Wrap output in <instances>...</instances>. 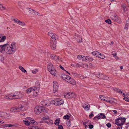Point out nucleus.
Returning <instances> with one entry per match:
<instances>
[{
    "label": "nucleus",
    "mask_w": 129,
    "mask_h": 129,
    "mask_svg": "<svg viewBox=\"0 0 129 129\" xmlns=\"http://www.w3.org/2000/svg\"><path fill=\"white\" fill-rule=\"evenodd\" d=\"M63 100L60 98L56 99L55 100L54 104L56 105H59L63 104Z\"/></svg>",
    "instance_id": "nucleus-7"
},
{
    "label": "nucleus",
    "mask_w": 129,
    "mask_h": 129,
    "mask_svg": "<svg viewBox=\"0 0 129 129\" xmlns=\"http://www.w3.org/2000/svg\"><path fill=\"white\" fill-rule=\"evenodd\" d=\"M114 90L115 91H116L119 93H122V92L119 89L115 88L114 89Z\"/></svg>",
    "instance_id": "nucleus-29"
},
{
    "label": "nucleus",
    "mask_w": 129,
    "mask_h": 129,
    "mask_svg": "<svg viewBox=\"0 0 129 129\" xmlns=\"http://www.w3.org/2000/svg\"><path fill=\"white\" fill-rule=\"evenodd\" d=\"M82 56L78 55L77 56V58L79 59L82 60Z\"/></svg>",
    "instance_id": "nucleus-46"
},
{
    "label": "nucleus",
    "mask_w": 129,
    "mask_h": 129,
    "mask_svg": "<svg viewBox=\"0 0 129 129\" xmlns=\"http://www.w3.org/2000/svg\"><path fill=\"white\" fill-rule=\"evenodd\" d=\"M42 107L40 106H37L34 108L35 113L37 114H40L42 112Z\"/></svg>",
    "instance_id": "nucleus-6"
},
{
    "label": "nucleus",
    "mask_w": 129,
    "mask_h": 129,
    "mask_svg": "<svg viewBox=\"0 0 129 129\" xmlns=\"http://www.w3.org/2000/svg\"><path fill=\"white\" fill-rule=\"evenodd\" d=\"M30 118L27 117L25 119L23 120L25 124L27 125H30Z\"/></svg>",
    "instance_id": "nucleus-14"
},
{
    "label": "nucleus",
    "mask_w": 129,
    "mask_h": 129,
    "mask_svg": "<svg viewBox=\"0 0 129 129\" xmlns=\"http://www.w3.org/2000/svg\"><path fill=\"white\" fill-rule=\"evenodd\" d=\"M115 21L117 22V23H120L121 22V21L120 20V19L118 16H117L116 19V20Z\"/></svg>",
    "instance_id": "nucleus-33"
},
{
    "label": "nucleus",
    "mask_w": 129,
    "mask_h": 129,
    "mask_svg": "<svg viewBox=\"0 0 129 129\" xmlns=\"http://www.w3.org/2000/svg\"><path fill=\"white\" fill-rule=\"evenodd\" d=\"M4 123V121L1 120H0V124H3Z\"/></svg>",
    "instance_id": "nucleus-58"
},
{
    "label": "nucleus",
    "mask_w": 129,
    "mask_h": 129,
    "mask_svg": "<svg viewBox=\"0 0 129 129\" xmlns=\"http://www.w3.org/2000/svg\"><path fill=\"white\" fill-rule=\"evenodd\" d=\"M16 107L18 112L24 110L25 108V107L23 105H20Z\"/></svg>",
    "instance_id": "nucleus-12"
},
{
    "label": "nucleus",
    "mask_w": 129,
    "mask_h": 129,
    "mask_svg": "<svg viewBox=\"0 0 129 129\" xmlns=\"http://www.w3.org/2000/svg\"><path fill=\"white\" fill-rule=\"evenodd\" d=\"M53 83V92L55 93L56 92L58 89V85L57 82L56 81H54Z\"/></svg>",
    "instance_id": "nucleus-11"
},
{
    "label": "nucleus",
    "mask_w": 129,
    "mask_h": 129,
    "mask_svg": "<svg viewBox=\"0 0 129 129\" xmlns=\"http://www.w3.org/2000/svg\"><path fill=\"white\" fill-rule=\"evenodd\" d=\"M5 37H3L2 38H0V40L1 39V41H3L4 40V39H5Z\"/></svg>",
    "instance_id": "nucleus-56"
},
{
    "label": "nucleus",
    "mask_w": 129,
    "mask_h": 129,
    "mask_svg": "<svg viewBox=\"0 0 129 129\" xmlns=\"http://www.w3.org/2000/svg\"><path fill=\"white\" fill-rule=\"evenodd\" d=\"M105 118L106 116L104 114L102 113H100L98 114L97 115L94 117L93 119V120H95L96 118H97L98 119H104Z\"/></svg>",
    "instance_id": "nucleus-10"
},
{
    "label": "nucleus",
    "mask_w": 129,
    "mask_h": 129,
    "mask_svg": "<svg viewBox=\"0 0 129 129\" xmlns=\"http://www.w3.org/2000/svg\"><path fill=\"white\" fill-rule=\"evenodd\" d=\"M117 16L116 15H112L111 17V18L113 20L115 21L116 19Z\"/></svg>",
    "instance_id": "nucleus-32"
},
{
    "label": "nucleus",
    "mask_w": 129,
    "mask_h": 129,
    "mask_svg": "<svg viewBox=\"0 0 129 129\" xmlns=\"http://www.w3.org/2000/svg\"><path fill=\"white\" fill-rule=\"evenodd\" d=\"M19 94H20L19 93H15L13 95V96H14V97L15 96H19Z\"/></svg>",
    "instance_id": "nucleus-52"
},
{
    "label": "nucleus",
    "mask_w": 129,
    "mask_h": 129,
    "mask_svg": "<svg viewBox=\"0 0 129 129\" xmlns=\"http://www.w3.org/2000/svg\"><path fill=\"white\" fill-rule=\"evenodd\" d=\"M51 74L54 75V76L56 75V70L54 68H52L51 71H49Z\"/></svg>",
    "instance_id": "nucleus-16"
},
{
    "label": "nucleus",
    "mask_w": 129,
    "mask_h": 129,
    "mask_svg": "<svg viewBox=\"0 0 129 129\" xmlns=\"http://www.w3.org/2000/svg\"><path fill=\"white\" fill-rule=\"evenodd\" d=\"M62 77V78L65 81L73 85L76 84V82L75 80L69 76L65 74L63 75Z\"/></svg>",
    "instance_id": "nucleus-2"
},
{
    "label": "nucleus",
    "mask_w": 129,
    "mask_h": 129,
    "mask_svg": "<svg viewBox=\"0 0 129 129\" xmlns=\"http://www.w3.org/2000/svg\"><path fill=\"white\" fill-rule=\"evenodd\" d=\"M34 87H31L27 89L26 90L27 93H29L32 92Z\"/></svg>",
    "instance_id": "nucleus-23"
},
{
    "label": "nucleus",
    "mask_w": 129,
    "mask_h": 129,
    "mask_svg": "<svg viewBox=\"0 0 129 129\" xmlns=\"http://www.w3.org/2000/svg\"><path fill=\"white\" fill-rule=\"evenodd\" d=\"M10 111L13 112H18L16 107L11 108L10 109Z\"/></svg>",
    "instance_id": "nucleus-24"
},
{
    "label": "nucleus",
    "mask_w": 129,
    "mask_h": 129,
    "mask_svg": "<svg viewBox=\"0 0 129 129\" xmlns=\"http://www.w3.org/2000/svg\"><path fill=\"white\" fill-rule=\"evenodd\" d=\"M58 129H63V127L61 125H59L58 126Z\"/></svg>",
    "instance_id": "nucleus-47"
},
{
    "label": "nucleus",
    "mask_w": 129,
    "mask_h": 129,
    "mask_svg": "<svg viewBox=\"0 0 129 129\" xmlns=\"http://www.w3.org/2000/svg\"><path fill=\"white\" fill-rule=\"evenodd\" d=\"M91 53L93 55L101 59H104L105 57L103 54L96 51L92 52Z\"/></svg>",
    "instance_id": "nucleus-4"
},
{
    "label": "nucleus",
    "mask_w": 129,
    "mask_h": 129,
    "mask_svg": "<svg viewBox=\"0 0 129 129\" xmlns=\"http://www.w3.org/2000/svg\"><path fill=\"white\" fill-rule=\"evenodd\" d=\"M123 97H124V98H123V99L127 101H129V94L128 93L127 94V97L125 96L124 93H123Z\"/></svg>",
    "instance_id": "nucleus-20"
},
{
    "label": "nucleus",
    "mask_w": 129,
    "mask_h": 129,
    "mask_svg": "<svg viewBox=\"0 0 129 129\" xmlns=\"http://www.w3.org/2000/svg\"><path fill=\"white\" fill-rule=\"evenodd\" d=\"M69 118V116L68 115H66L63 117V118L65 119H68Z\"/></svg>",
    "instance_id": "nucleus-40"
},
{
    "label": "nucleus",
    "mask_w": 129,
    "mask_h": 129,
    "mask_svg": "<svg viewBox=\"0 0 129 129\" xmlns=\"http://www.w3.org/2000/svg\"><path fill=\"white\" fill-rule=\"evenodd\" d=\"M104 75L102 74H101L100 78L106 80H108L109 79V77H105V78H104Z\"/></svg>",
    "instance_id": "nucleus-25"
},
{
    "label": "nucleus",
    "mask_w": 129,
    "mask_h": 129,
    "mask_svg": "<svg viewBox=\"0 0 129 129\" xmlns=\"http://www.w3.org/2000/svg\"><path fill=\"white\" fill-rule=\"evenodd\" d=\"M47 68L49 71H51L52 68H54L53 66L51 63H49L47 66Z\"/></svg>",
    "instance_id": "nucleus-18"
},
{
    "label": "nucleus",
    "mask_w": 129,
    "mask_h": 129,
    "mask_svg": "<svg viewBox=\"0 0 129 129\" xmlns=\"http://www.w3.org/2000/svg\"><path fill=\"white\" fill-rule=\"evenodd\" d=\"M45 122L48 124L50 125H52L53 124V121L52 120H48V121H46Z\"/></svg>",
    "instance_id": "nucleus-22"
},
{
    "label": "nucleus",
    "mask_w": 129,
    "mask_h": 129,
    "mask_svg": "<svg viewBox=\"0 0 129 129\" xmlns=\"http://www.w3.org/2000/svg\"><path fill=\"white\" fill-rule=\"evenodd\" d=\"M126 25H127V26H129V19L126 21Z\"/></svg>",
    "instance_id": "nucleus-51"
},
{
    "label": "nucleus",
    "mask_w": 129,
    "mask_h": 129,
    "mask_svg": "<svg viewBox=\"0 0 129 129\" xmlns=\"http://www.w3.org/2000/svg\"><path fill=\"white\" fill-rule=\"evenodd\" d=\"M30 124H36L37 123V122L34 121V120H33L32 119H31L30 118Z\"/></svg>",
    "instance_id": "nucleus-28"
},
{
    "label": "nucleus",
    "mask_w": 129,
    "mask_h": 129,
    "mask_svg": "<svg viewBox=\"0 0 129 129\" xmlns=\"http://www.w3.org/2000/svg\"><path fill=\"white\" fill-rule=\"evenodd\" d=\"M42 104L44 106H46L47 104L46 103H45L44 102H42Z\"/></svg>",
    "instance_id": "nucleus-54"
},
{
    "label": "nucleus",
    "mask_w": 129,
    "mask_h": 129,
    "mask_svg": "<svg viewBox=\"0 0 129 129\" xmlns=\"http://www.w3.org/2000/svg\"><path fill=\"white\" fill-rule=\"evenodd\" d=\"M112 54L114 56H115L116 55V53L115 52H113L112 53Z\"/></svg>",
    "instance_id": "nucleus-53"
},
{
    "label": "nucleus",
    "mask_w": 129,
    "mask_h": 129,
    "mask_svg": "<svg viewBox=\"0 0 129 129\" xmlns=\"http://www.w3.org/2000/svg\"><path fill=\"white\" fill-rule=\"evenodd\" d=\"M99 98L100 99H101V100L104 101L105 100V99L106 98V97L103 96L102 95L100 96Z\"/></svg>",
    "instance_id": "nucleus-42"
},
{
    "label": "nucleus",
    "mask_w": 129,
    "mask_h": 129,
    "mask_svg": "<svg viewBox=\"0 0 129 129\" xmlns=\"http://www.w3.org/2000/svg\"><path fill=\"white\" fill-rule=\"evenodd\" d=\"M87 125L89 126V127L90 129H92L93 127V126L92 125H89V124H88Z\"/></svg>",
    "instance_id": "nucleus-44"
},
{
    "label": "nucleus",
    "mask_w": 129,
    "mask_h": 129,
    "mask_svg": "<svg viewBox=\"0 0 129 129\" xmlns=\"http://www.w3.org/2000/svg\"><path fill=\"white\" fill-rule=\"evenodd\" d=\"M60 121V119L59 118L57 119L55 121V124L57 125H58Z\"/></svg>",
    "instance_id": "nucleus-30"
},
{
    "label": "nucleus",
    "mask_w": 129,
    "mask_h": 129,
    "mask_svg": "<svg viewBox=\"0 0 129 129\" xmlns=\"http://www.w3.org/2000/svg\"><path fill=\"white\" fill-rule=\"evenodd\" d=\"M14 99H18L19 98L20 96H15V97H14Z\"/></svg>",
    "instance_id": "nucleus-63"
},
{
    "label": "nucleus",
    "mask_w": 129,
    "mask_h": 129,
    "mask_svg": "<svg viewBox=\"0 0 129 129\" xmlns=\"http://www.w3.org/2000/svg\"><path fill=\"white\" fill-rule=\"evenodd\" d=\"M18 24H19L20 25H21V26H24L25 25V24L24 23L22 22L20 20H19V21H18Z\"/></svg>",
    "instance_id": "nucleus-34"
},
{
    "label": "nucleus",
    "mask_w": 129,
    "mask_h": 129,
    "mask_svg": "<svg viewBox=\"0 0 129 129\" xmlns=\"http://www.w3.org/2000/svg\"><path fill=\"white\" fill-rule=\"evenodd\" d=\"M50 57L52 59H53L57 61H58L59 60V57L55 55H51Z\"/></svg>",
    "instance_id": "nucleus-15"
},
{
    "label": "nucleus",
    "mask_w": 129,
    "mask_h": 129,
    "mask_svg": "<svg viewBox=\"0 0 129 129\" xmlns=\"http://www.w3.org/2000/svg\"><path fill=\"white\" fill-rule=\"evenodd\" d=\"M78 64L80 65V67L81 66L82 67L85 68H88V65L86 64H83L82 63L81 65V64Z\"/></svg>",
    "instance_id": "nucleus-31"
},
{
    "label": "nucleus",
    "mask_w": 129,
    "mask_h": 129,
    "mask_svg": "<svg viewBox=\"0 0 129 129\" xmlns=\"http://www.w3.org/2000/svg\"><path fill=\"white\" fill-rule=\"evenodd\" d=\"M14 125H12L11 124H9V127H11L12 126H14Z\"/></svg>",
    "instance_id": "nucleus-61"
},
{
    "label": "nucleus",
    "mask_w": 129,
    "mask_h": 129,
    "mask_svg": "<svg viewBox=\"0 0 129 129\" xmlns=\"http://www.w3.org/2000/svg\"><path fill=\"white\" fill-rule=\"evenodd\" d=\"M19 68L22 72L24 73L26 72V70L22 66H19Z\"/></svg>",
    "instance_id": "nucleus-26"
},
{
    "label": "nucleus",
    "mask_w": 129,
    "mask_h": 129,
    "mask_svg": "<svg viewBox=\"0 0 129 129\" xmlns=\"http://www.w3.org/2000/svg\"><path fill=\"white\" fill-rule=\"evenodd\" d=\"M90 58V57H89L82 56V60L84 61H86V60H89V59Z\"/></svg>",
    "instance_id": "nucleus-19"
},
{
    "label": "nucleus",
    "mask_w": 129,
    "mask_h": 129,
    "mask_svg": "<svg viewBox=\"0 0 129 129\" xmlns=\"http://www.w3.org/2000/svg\"><path fill=\"white\" fill-rule=\"evenodd\" d=\"M6 9V8L4 7L2 5L0 4V10H3Z\"/></svg>",
    "instance_id": "nucleus-36"
},
{
    "label": "nucleus",
    "mask_w": 129,
    "mask_h": 129,
    "mask_svg": "<svg viewBox=\"0 0 129 129\" xmlns=\"http://www.w3.org/2000/svg\"><path fill=\"white\" fill-rule=\"evenodd\" d=\"M105 22L109 24H110L111 23V21L110 19H108L107 20H105Z\"/></svg>",
    "instance_id": "nucleus-39"
},
{
    "label": "nucleus",
    "mask_w": 129,
    "mask_h": 129,
    "mask_svg": "<svg viewBox=\"0 0 129 129\" xmlns=\"http://www.w3.org/2000/svg\"><path fill=\"white\" fill-rule=\"evenodd\" d=\"M49 119V117L48 116H45L43 118V120H45V121L46 120H48Z\"/></svg>",
    "instance_id": "nucleus-38"
},
{
    "label": "nucleus",
    "mask_w": 129,
    "mask_h": 129,
    "mask_svg": "<svg viewBox=\"0 0 129 129\" xmlns=\"http://www.w3.org/2000/svg\"><path fill=\"white\" fill-rule=\"evenodd\" d=\"M64 96L66 98H75L76 95L72 92H69L65 93L64 95Z\"/></svg>",
    "instance_id": "nucleus-5"
},
{
    "label": "nucleus",
    "mask_w": 129,
    "mask_h": 129,
    "mask_svg": "<svg viewBox=\"0 0 129 129\" xmlns=\"http://www.w3.org/2000/svg\"><path fill=\"white\" fill-rule=\"evenodd\" d=\"M28 9L29 10V12L30 13L33 14L35 13V10L31 9L29 8Z\"/></svg>",
    "instance_id": "nucleus-35"
},
{
    "label": "nucleus",
    "mask_w": 129,
    "mask_h": 129,
    "mask_svg": "<svg viewBox=\"0 0 129 129\" xmlns=\"http://www.w3.org/2000/svg\"><path fill=\"white\" fill-rule=\"evenodd\" d=\"M105 101L109 103L110 102V101L108 99H107V98L105 99Z\"/></svg>",
    "instance_id": "nucleus-60"
},
{
    "label": "nucleus",
    "mask_w": 129,
    "mask_h": 129,
    "mask_svg": "<svg viewBox=\"0 0 129 129\" xmlns=\"http://www.w3.org/2000/svg\"><path fill=\"white\" fill-rule=\"evenodd\" d=\"M127 129H129V123H127Z\"/></svg>",
    "instance_id": "nucleus-64"
},
{
    "label": "nucleus",
    "mask_w": 129,
    "mask_h": 129,
    "mask_svg": "<svg viewBox=\"0 0 129 129\" xmlns=\"http://www.w3.org/2000/svg\"><path fill=\"white\" fill-rule=\"evenodd\" d=\"M106 125L109 128L111 127V125L110 123H108L106 124Z\"/></svg>",
    "instance_id": "nucleus-49"
},
{
    "label": "nucleus",
    "mask_w": 129,
    "mask_h": 129,
    "mask_svg": "<svg viewBox=\"0 0 129 129\" xmlns=\"http://www.w3.org/2000/svg\"><path fill=\"white\" fill-rule=\"evenodd\" d=\"M93 116V112H92L89 115V117L90 118H91Z\"/></svg>",
    "instance_id": "nucleus-45"
},
{
    "label": "nucleus",
    "mask_w": 129,
    "mask_h": 129,
    "mask_svg": "<svg viewBox=\"0 0 129 129\" xmlns=\"http://www.w3.org/2000/svg\"><path fill=\"white\" fill-rule=\"evenodd\" d=\"M39 88L36 87H34L33 90V96L34 97H35L37 95V93L39 92Z\"/></svg>",
    "instance_id": "nucleus-9"
},
{
    "label": "nucleus",
    "mask_w": 129,
    "mask_h": 129,
    "mask_svg": "<svg viewBox=\"0 0 129 129\" xmlns=\"http://www.w3.org/2000/svg\"><path fill=\"white\" fill-rule=\"evenodd\" d=\"M38 71L37 69H35L32 71V73L34 74H35L37 73Z\"/></svg>",
    "instance_id": "nucleus-43"
},
{
    "label": "nucleus",
    "mask_w": 129,
    "mask_h": 129,
    "mask_svg": "<svg viewBox=\"0 0 129 129\" xmlns=\"http://www.w3.org/2000/svg\"><path fill=\"white\" fill-rule=\"evenodd\" d=\"M50 46L51 48L53 50L55 49L56 47V43L55 41L53 42L52 41H50Z\"/></svg>",
    "instance_id": "nucleus-13"
},
{
    "label": "nucleus",
    "mask_w": 129,
    "mask_h": 129,
    "mask_svg": "<svg viewBox=\"0 0 129 129\" xmlns=\"http://www.w3.org/2000/svg\"><path fill=\"white\" fill-rule=\"evenodd\" d=\"M4 37H5V39L3 41H1L0 39V43L4 41L6 38L5 36L0 37V38H2ZM17 47L16 44L14 42H13L10 44H5L1 45H0V52L5 54H13L16 50Z\"/></svg>",
    "instance_id": "nucleus-1"
},
{
    "label": "nucleus",
    "mask_w": 129,
    "mask_h": 129,
    "mask_svg": "<svg viewBox=\"0 0 129 129\" xmlns=\"http://www.w3.org/2000/svg\"><path fill=\"white\" fill-rule=\"evenodd\" d=\"M68 127H70L71 125V123L70 120L68 121L66 123Z\"/></svg>",
    "instance_id": "nucleus-37"
},
{
    "label": "nucleus",
    "mask_w": 129,
    "mask_h": 129,
    "mask_svg": "<svg viewBox=\"0 0 129 129\" xmlns=\"http://www.w3.org/2000/svg\"><path fill=\"white\" fill-rule=\"evenodd\" d=\"M59 67L62 70H65L64 69V68L61 65H59Z\"/></svg>",
    "instance_id": "nucleus-55"
},
{
    "label": "nucleus",
    "mask_w": 129,
    "mask_h": 129,
    "mask_svg": "<svg viewBox=\"0 0 129 129\" xmlns=\"http://www.w3.org/2000/svg\"><path fill=\"white\" fill-rule=\"evenodd\" d=\"M9 95V97H8V98L9 99H14V96H13V94H11Z\"/></svg>",
    "instance_id": "nucleus-41"
},
{
    "label": "nucleus",
    "mask_w": 129,
    "mask_h": 129,
    "mask_svg": "<svg viewBox=\"0 0 129 129\" xmlns=\"http://www.w3.org/2000/svg\"><path fill=\"white\" fill-rule=\"evenodd\" d=\"M83 107L85 110L86 111L89 110L90 108V106L88 104L84 105Z\"/></svg>",
    "instance_id": "nucleus-17"
},
{
    "label": "nucleus",
    "mask_w": 129,
    "mask_h": 129,
    "mask_svg": "<svg viewBox=\"0 0 129 129\" xmlns=\"http://www.w3.org/2000/svg\"><path fill=\"white\" fill-rule=\"evenodd\" d=\"M15 22L18 24V21L19 20H18L17 19H14L13 20Z\"/></svg>",
    "instance_id": "nucleus-48"
},
{
    "label": "nucleus",
    "mask_w": 129,
    "mask_h": 129,
    "mask_svg": "<svg viewBox=\"0 0 129 129\" xmlns=\"http://www.w3.org/2000/svg\"><path fill=\"white\" fill-rule=\"evenodd\" d=\"M42 111L45 112H48V110L47 108L44 107L43 106H42Z\"/></svg>",
    "instance_id": "nucleus-27"
},
{
    "label": "nucleus",
    "mask_w": 129,
    "mask_h": 129,
    "mask_svg": "<svg viewBox=\"0 0 129 129\" xmlns=\"http://www.w3.org/2000/svg\"><path fill=\"white\" fill-rule=\"evenodd\" d=\"M48 35L50 37H51V39L50 41H52L54 42V41L56 42V40L57 38V36L55 34H53L52 32H50L48 33Z\"/></svg>",
    "instance_id": "nucleus-8"
},
{
    "label": "nucleus",
    "mask_w": 129,
    "mask_h": 129,
    "mask_svg": "<svg viewBox=\"0 0 129 129\" xmlns=\"http://www.w3.org/2000/svg\"><path fill=\"white\" fill-rule=\"evenodd\" d=\"M82 41V39H78L77 40V42H80Z\"/></svg>",
    "instance_id": "nucleus-59"
},
{
    "label": "nucleus",
    "mask_w": 129,
    "mask_h": 129,
    "mask_svg": "<svg viewBox=\"0 0 129 129\" xmlns=\"http://www.w3.org/2000/svg\"><path fill=\"white\" fill-rule=\"evenodd\" d=\"M126 119L124 118L119 117L116 119L115 121V124L118 126H121L125 123Z\"/></svg>",
    "instance_id": "nucleus-3"
},
{
    "label": "nucleus",
    "mask_w": 129,
    "mask_h": 129,
    "mask_svg": "<svg viewBox=\"0 0 129 129\" xmlns=\"http://www.w3.org/2000/svg\"><path fill=\"white\" fill-rule=\"evenodd\" d=\"M126 5L124 4H122L121 6L122 9L123 10V12L124 13L125 12V11L126 10Z\"/></svg>",
    "instance_id": "nucleus-21"
},
{
    "label": "nucleus",
    "mask_w": 129,
    "mask_h": 129,
    "mask_svg": "<svg viewBox=\"0 0 129 129\" xmlns=\"http://www.w3.org/2000/svg\"><path fill=\"white\" fill-rule=\"evenodd\" d=\"M35 15H40V13H38L37 12H35Z\"/></svg>",
    "instance_id": "nucleus-57"
},
{
    "label": "nucleus",
    "mask_w": 129,
    "mask_h": 129,
    "mask_svg": "<svg viewBox=\"0 0 129 129\" xmlns=\"http://www.w3.org/2000/svg\"><path fill=\"white\" fill-rule=\"evenodd\" d=\"M113 111L114 112V114H116V113L117 112V111L116 110H113Z\"/></svg>",
    "instance_id": "nucleus-62"
},
{
    "label": "nucleus",
    "mask_w": 129,
    "mask_h": 129,
    "mask_svg": "<svg viewBox=\"0 0 129 129\" xmlns=\"http://www.w3.org/2000/svg\"><path fill=\"white\" fill-rule=\"evenodd\" d=\"M102 73H99L98 74H96V76L99 78H100V76L101 74H102Z\"/></svg>",
    "instance_id": "nucleus-50"
}]
</instances>
